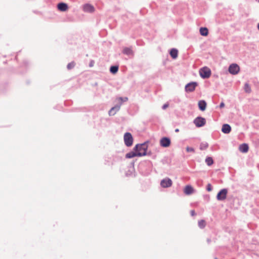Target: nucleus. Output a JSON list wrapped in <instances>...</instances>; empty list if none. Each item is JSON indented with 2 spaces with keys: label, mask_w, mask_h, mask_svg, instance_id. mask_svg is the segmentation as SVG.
I'll return each instance as SVG.
<instances>
[{
  "label": "nucleus",
  "mask_w": 259,
  "mask_h": 259,
  "mask_svg": "<svg viewBox=\"0 0 259 259\" xmlns=\"http://www.w3.org/2000/svg\"><path fill=\"white\" fill-rule=\"evenodd\" d=\"M198 107L200 110L204 111L206 107V103L204 100L199 101L198 102Z\"/></svg>",
  "instance_id": "4468645a"
},
{
  "label": "nucleus",
  "mask_w": 259,
  "mask_h": 259,
  "mask_svg": "<svg viewBox=\"0 0 259 259\" xmlns=\"http://www.w3.org/2000/svg\"><path fill=\"white\" fill-rule=\"evenodd\" d=\"M123 53L125 54L130 55L133 54V51L130 48H125L123 50Z\"/></svg>",
  "instance_id": "aec40b11"
},
{
  "label": "nucleus",
  "mask_w": 259,
  "mask_h": 259,
  "mask_svg": "<svg viewBox=\"0 0 259 259\" xmlns=\"http://www.w3.org/2000/svg\"><path fill=\"white\" fill-rule=\"evenodd\" d=\"M118 70V67L117 66H112L110 67V71L113 74L117 73Z\"/></svg>",
  "instance_id": "412c9836"
},
{
  "label": "nucleus",
  "mask_w": 259,
  "mask_h": 259,
  "mask_svg": "<svg viewBox=\"0 0 259 259\" xmlns=\"http://www.w3.org/2000/svg\"><path fill=\"white\" fill-rule=\"evenodd\" d=\"M248 146L246 144H242L239 146V150L243 153H246L248 151Z\"/></svg>",
  "instance_id": "dca6fc26"
},
{
  "label": "nucleus",
  "mask_w": 259,
  "mask_h": 259,
  "mask_svg": "<svg viewBox=\"0 0 259 259\" xmlns=\"http://www.w3.org/2000/svg\"><path fill=\"white\" fill-rule=\"evenodd\" d=\"M258 2H259V0H258Z\"/></svg>",
  "instance_id": "c9c22d12"
},
{
  "label": "nucleus",
  "mask_w": 259,
  "mask_h": 259,
  "mask_svg": "<svg viewBox=\"0 0 259 259\" xmlns=\"http://www.w3.org/2000/svg\"><path fill=\"white\" fill-rule=\"evenodd\" d=\"M168 103L164 104L162 106V109L164 110L166 109L168 107Z\"/></svg>",
  "instance_id": "c756f323"
},
{
  "label": "nucleus",
  "mask_w": 259,
  "mask_h": 259,
  "mask_svg": "<svg viewBox=\"0 0 259 259\" xmlns=\"http://www.w3.org/2000/svg\"><path fill=\"white\" fill-rule=\"evenodd\" d=\"M244 90L246 93H250L251 91V88L249 86V84L247 83H246L244 85Z\"/></svg>",
  "instance_id": "b1692460"
},
{
  "label": "nucleus",
  "mask_w": 259,
  "mask_h": 259,
  "mask_svg": "<svg viewBox=\"0 0 259 259\" xmlns=\"http://www.w3.org/2000/svg\"><path fill=\"white\" fill-rule=\"evenodd\" d=\"M191 214L192 215V216H194L195 215V212L194 210H191Z\"/></svg>",
  "instance_id": "7c9ffc66"
},
{
  "label": "nucleus",
  "mask_w": 259,
  "mask_h": 259,
  "mask_svg": "<svg viewBox=\"0 0 259 259\" xmlns=\"http://www.w3.org/2000/svg\"><path fill=\"white\" fill-rule=\"evenodd\" d=\"M194 123L197 127H201L205 124L206 120L204 118L198 117L194 119Z\"/></svg>",
  "instance_id": "39448f33"
},
{
  "label": "nucleus",
  "mask_w": 259,
  "mask_h": 259,
  "mask_svg": "<svg viewBox=\"0 0 259 259\" xmlns=\"http://www.w3.org/2000/svg\"><path fill=\"white\" fill-rule=\"evenodd\" d=\"M186 150L187 152H194V150L193 148L187 147L186 148Z\"/></svg>",
  "instance_id": "c85d7f7f"
},
{
  "label": "nucleus",
  "mask_w": 259,
  "mask_h": 259,
  "mask_svg": "<svg viewBox=\"0 0 259 259\" xmlns=\"http://www.w3.org/2000/svg\"><path fill=\"white\" fill-rule=\"evenodd\" d=\"M178 51L176 49H172L170 51V55L173 59H176L178 57Z\"/></svg>",
  "instance_id": "f3484780"
},
{
  "label": "nucleus",
  "mask_w": 259,
  "mask_h": 259,
  "mask_svg": "<svg viewBox=\"0 0 259 259\" xmlns=\"http://www.w3.org/2000/svg\"><path fill=\"white\" fill-rule=\"evenodd\" d=\"M206 189H207V190L209 192H210L212 190V186L210 184H207Z\"/></svg>",
  "instance_id": "cd10ccee"
},
{
  "label": "nucleus",
  "mask_w": 259,
  "mask_h": 259,
  "mask_svg": "<svg viewBox=\"0 0 259 259\" xmlns=\"http://www.w3.org/2000/svg\"><path fill=\"white\" fill-rule=\"evenodd\" d=\"M128 100V98L127 97L122 98V97H119L117 98V100L118 102L120 104V105L124 102L127 101Z\"/></svg>",
  "instance_id": "5701e85b"
},
{
  "label": "nucleus",
  "mask_w": 259,
  "mask_h": 259,
  "mask_svg": "<svg viewBox=\"0 0 259 259\" xmlns=\"http://www.w3.org/2000/svg\"><path fill=\"white\" fill-rule=\"evenodd\" d=\"M93 65H94V61H92L91 62V63L90 64V66L92 67V66H93Z\"/></svg>",
  "instance_id": "473e14b6"
},
{
  "label": "nucleus",
  "mask_w": 259,
  "mask_h": 259,
  "mask_svg": "<svg viewBox=\"0 0 259 259\" xmlns=\"http://www.w3.org/2000/svg\"><path fill=\"white\" fill-rule=\"evenodd\" d=\"M57 8L60 11L65 12L68 9V5L64 3H61L58 4Z\"/></svg>",
  "instance_id": "9b49d317"
},
{
  "label": "nucleus",
  "mask_w": 259,
  "mask_h": 259,
  "mask_svg": "<svg viewBox=\"0 0 259 259\" xmlns=\"http://www.w3.org/2000/svg\"><path fill=\"white\" fill-rule=\"evenodd\" d=\"M199 73L202 78H208L210 76L211 71L208 67H205L200 70Z\"/></svg>",
  "instance_id": "7ed1b4c3"
},
{
  "label": "nucleus",
  "mask_w": 259,
  "mask_h": 259,
  "mask_svg": "<svg viewBox=\"0 0 259 259\" xmlns=\"http://www.w3.org/2000/svg\"><path fill=\"white\" fill-rule=\"evenodd\" d=\"M120 109V105L115 106V107H112L110 111H109V114L110 116L114 115L117 111H118Z\"/></svg>",
  "instance_id": "2eb2a0df"
},
{
  "label": "nucleus",
  "mask_w": 259,
  "mask_h": 259,
  "mask_svg": "<svg viewBox=\"0 0 259 259\" xmlns=\"http://www.w3.org/2000/svg\"><path fill=\"white\" fill-rule=\"evenodd\" d=\"M208 147V144L207 143H202L200 145V149L204 150L206 149Z\"/></svg>",
  "instance_id": "bb28decb"
},
{
  "label": "nucleus",
  "mask_w": 259,
  "mask_h": 259,
  "mask_svg": "<svg viewBox=\"0 0 259 259\" xmlns=\"http://www.w3.org/2000/svg\"><path fill=\"white\" fill-rule=\"evenodd\" d=\"M200 33L201 35L203 36H207L208 33V29L207 28L205 27H201L200 29Z\"/></svg>",
  "instance_id": "6ab92c4d"
},
{
  "label": "nucleus",
  "mask_w": 259,
  "mask_h": 259,
  "mask_svg": "<svg viewBox=\"0 0 259 259\" xmlns=\"http://www.w3.org/2000/svg\"><path fill=\"white\" fill-rule=\"evenodd\" d=\"M148 145L146 143L141 144H137L134 150L137 153L138 157L146 155Z\"/></svg>",
  "instance_id": "f257e3e1"
},
{
  "label": "nucleus",
  "mask_w": 259,
  "mask_h": 259,
  "mask_svg": "<svg viewBox=\"0 0 259 259\" xmlns=\"http://www.w3.org/2000/svg\"><path fill=\"white\" fill-rule=\"evenodd\" d=\"M83 10L85 12L92 13L95 11L94 7L90 4H85L83 6Z\"/></svg>",
  "instance_id": "9d476101"
},
{
  "label": "nucleus",
  "mask_w": 259,
  "mask_h": 259,
  "mask_svg": "<svg viewBox=\"0 0 259 259\" xmlns=\"http://www.w3.org/2000/svg\"><path fill=\"white\" fill-rule=\"evenodd\" d=\"M197 86V83L195 82H192L187 84L185 87V90L187 92H191L195 90L196 87Z\"/></svg>",
  "instance_id": "0eeeda50"
},
{
  "label": "nucleus",
  "mask_w": 259,
  "mask_h": 259,
  "mask_svg": "<svg viewBox=\"0 0 259 259\" xmlns=\"http://www.w3.org/2000/svg\"><path fill=\"white\" fill-rule=\"evenodd\" d=\"M124 142L125 145L130 147L133 145V138L130 133H126L124 135Z\"/></svg>",
  "instance_id": "f03ea898"
},
{
  "label": "nucleus",
  "mask_w": 259,
  "mask_h": 259,
  "mask_svg": "<svg viewBox=\"0 0 259 259\" xmlns=\"http://www.w3.org/2000/svg\"><path fill=\"white\" fill-rule=\"evenodd\" d=\"M172 181L169 178H165L161 181L160 185L163 188L169 187L172 185Z\"/></svg>",
  "instance_id": "6e6552de"
},
{
  "label": "nucleus",
  "mask_w": 259,
  "mask_h": 259,
  "mask_svg": "<svg viewBox=\"0 0 259 259\" xmlns=\"http://www.w3.org/2000/svg\"><path fill=\"white\" fill-rule=\"evenodd\" d=\"M184 192L185 194L190 195L193 193L194 189L192 186L187 185L185 187Z\"/></svg>",
  "instance_id": "f8f14e48"
},
{
  "label": "nucleus",
  "mask_w": 259,
  "mask_h": 259,
  "mask_svg": "<svg viewBox=\"0 0 259 259\" xmlns=\"http://www.w3.org/2000/svg\"><path fill=\"white\" fill-rule=\"evenodd\" d=\"M229 72L232 74H237L240 70L239 66L236 64H232L229 67Z\"/></svg>",
  "instance_id": "20e7f679"
},
{
  "label": "nucleus",
  "mask_w": 259,
  "mask_h": 259,
  "mask_svg": "<svg viewBox=\"0 0 259 259\" xmlns=\"http://www.w3.org/2000/svg\"><path fill=\"white\" fill-rule=\"evenodd\" d=\"M136 156H138V155L137 153L135 151H131L125 155V157L126 158H132Z\"/></svg>",
  "instance_id": "a211bd4d"
},
{
  "label": "nucleus",
  "mask_w": 259,
  "mask_h": 259,
  "mask_svg": "<svg viewBox=\"0 0 259 259\" xmlns=\"http://www.w3.org/2000/svg\"><path fill=\"white\" fill-rule=\"evenodd\" d=\"M170 140L166 137H163L160 141V144L163 147H168L170 145Z\"/></svg>",
  "instance_id": "1a4fd4ad"
},
{
  "label": "nucleus",
  "mask_w": 259,
  "mask_h": 259,
  "mask_svg": "<svg viewBox=\"0 0 259 259\" xmlns=\"http://www.w3.org/2000/svg\"><path fill=\"white\" fill-rule=\"evenodd\" d=\"M179 131V130L178 128L175 130L176 132H178Z\"/></svg>",
  "instance_id": "72a5a7b5"
},
{
  "label": "nucleus",
  "mask_w": 259,
  "mask_h": 259,
  "mask_svg": "<svg viewBox=\"0 0 259 259\" xmlns=\"http://www.w3.org/2000/svg\"><path fill=\"white\" fill-rule=\"evenodd\" d=\"M231 127L228 124H225L223 125L222 128V131L225 134H228L231 132Z\"/></svg>",
  "instance_id": "ddd939ff"
},
{
  "label": "nucleus",
  "mask_w": 259,
  "mask_h": 259,
  "mask_svg": "<svg viewBox=\"0 0 259 259\" xmlns=\"http://www.w3.org/2000/svg\"><path fill=\"white\" fill-rule=\"evenodd\" d=\"M205 162L208 166L211 165L213 163V159L210 157H207L205 159Z\"/></svg>",
  "instance_id": "4be33fe9"
},
{
  "label": "nucleus",
  "mask_w": 259,
  "mask_h": 259,
  "mask_svg": "<svg viewBox=\"0 0 259 259\" xmlns=\"http://www.w3.org/2000/svg\"><path fill=\"white\" fill-rule=\"evenodd\" d=\"M228 190L226 189H222L217 194V198L218 200H224L227 197Z\"/></svg>",
  "instance_id": "423d86ee"
},
{
  "label": "nucleus",
  "mask_w": 259,
  "mask_h": 259,
  "mask_svg": "<svg viewBox=\"0 0 259 259\" xmlns=\"http://www.w3.org/2000/svg\"><path fill=\"white\" fill-rule=\"evenodd\" d=\"M225 106V104L223 102H222L221 104H220V108H223Z\"/></svg>",
  "instance_id": "2f4dec72"
},
{
  "label": "nucleus",
  "mask_w": 259,
  "mask_h": 259,
  "mask_svg": "<svg viewBox=\"0 0 259 259\" xmlns=\"http://www.w3.org/2000/svg\"><path fill=\"white\" fill-rule=\"evenodd\" d=\"M258 28L259 29V24H258Z\"/></svg>",
  "instance_id": "f704fd0d"
},
{
  "label": "nucleus",
  "mask_w": 259,
  "mask_h": 259,
  "mask_svg": "<svg viewBox=\"0 0 259 259\" xmlns=\"http://www.w3.org/2000/svg\"><path fill=\"white\" fill-rule=\"evenodd\" d=\"M75 63L74 62H72L71 63H69L67 65V68L68 69H71L75 66Z\"/></svg>",
  "instance_id": "a878e982"
},
{
  "label": "nucleus",
  "mask_w": 259,
  "mask_h": 259,
  "mask_svg": "<svg viewBox=\"0 0 259 259\" xmlns=\"http://www.w3.org/2000/svg\"><path fill=\"white\" fill-rule=\"evenodd\" d=\"M206 223L203 220H201L198 222V226L200 228H204L205 227Z\"/></svg>",
  "instance_id": "393cba45"
}]
</instances>
